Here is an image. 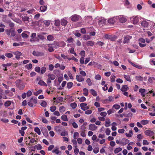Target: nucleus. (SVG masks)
Listing matches in <instances>:
<instances>
[{
    "label": "nucleus",
    "instance_id": "f257e3e1",
    "mask_svg": "<svg viewBox=\"0 0 155 155\" xmlns=\"http://www.w3.org/2000/svg\"><path fill=\"white\" fill-rule=\"evenodd\" d=\"M15 83L16 86L20 90H23L24 88L25 83L21 80L18 79L16 80Z\"/></svg>",
    "mask_w": 155,
    "mask_h": 155
},
{
    "label": "nucleus",
    "instance_id": "f03ea898",
    "mask_svg": "<svg viewBox=\"0 0 155 155\" xmlns=\"http://www.w3.org/2000/svg\"><path fill=\"white\" fill-rule=\"evenodd\" d=\"M8 36L11 37H14L15 35V30L12 28L10 29H6L5 31Z\"/></svg>",
    "mask_w": 155,
    "mask_h": 155
},
{
    "label": "nucleus",
    "instance_id": "7ed1b4c3",
    "mask_svg": "<svg viewBox=\"0 0 155 155\" xmlns=\"http://www.w3.org/2000/svg\"><path fill=\"white\" fill-rule=\"evenodd\" d=\"M53 45H55V48H57L59 47H64L65 46L66 44L64 41H61L54 43L53 44Z\"/></svg>",
    "mask_w": 155,
    "mask_h": 155
},
{
    "label": "nucleus",
    "instance_id": "20e7f679",
    "mask_svg": "<svg viewBox=\"0 0 155 155\" xmlns=\"http://www.w3.org/2000/svg\"><path fill=\"white\" fill-rule=\"evenodd\" d=\"M21 17L22 20L25 22L26 21H27L28 22L31 21V19L29 18V17L27 16V15H21Z\"/></svg>",
    "mask_w": 155,
    "mask_h": 155
},
{
    "label": "nucleus",
    "instance_id": "39448f33",
    "mask_svg": "<svg viewBox=\"0 0 155 155\" xmlns=\"http://www.w3.org/2000/svg\"><path fill=\"white\" fill-rule=\"evenodd\" d=\"M37 103V100L35 99H34L33 97L31 98L30 101L28 102V104L30 107L33 106L34 104H36Z\"/></svg>",
    "mask_w": 155,
    "mask_h": 155
},
{
    "label": "nucleus",
    "instance_id": "423d86ee",
    "mask_svg": "<svg viewBox=\"0 0 155 155\" xmlns=\"http://www.w3.org/2000/svg\"><path fill=\"white\" fill-rule=\"evenodd\" d=\"M84 20L85 22H87L88 24H91L92 23V18L91 16H86L84 18Z\"/></svg>",
    "mask_w": 155,
    "mask_h": 155
},
{
    "label": "nucleus",
    "instance_id": "0eeeda50",
    "mask_svg": "<svg viewBox=\"0 0 155 155\" xmlns=\"http://www.w3.org/2000/svg\"><path fill=\"white\" fill-rule=\"evenodd\" d=\"M33 55L35 56H42L44 55V53L42 52H39L34 51L32 52Z\"/></svg>",
    "mask_w": 155,
    "mask_h": 155
},
{
    "label": "nucleus",
    "instance_id": "6e6552de",
    "mask_svg": "<svg viewBox=\"0 0 155 155\" xmlns=\"http://www.w3.org/2000/svg\"><path fill=\"white\" fill-rule=\"evenodd\" d=\"M98 24L100 26H102L104 24H105L106 20L104 18H100L98 19Z\"/></svg>",
    "mask_w": 155,
    "mask_h": 155
},
{
    "label": "nucleus",
    "instance_id": "1a4fd4ad",
    "mask_svg": "<svg viewBox=\"0 0 155 155\" xmlns=\"http://www.w3.org/2000/svg\"><path fill=\"white\" fill-rule=\"evenodd\" d=\"M124 40L123 41V43L124 44L127 43H128L130 40L132 38V36L128 35H126L124 36Z\"/></svg>",
    "mask_w": 155,
    "mask_h": 155
},
{
    "label": "nucleus",
    "instance_id": "9d476101",
    "mask_svg": "<svg viewBox=\"0 0 155 155\" xmlns=\"http://www.w3.org/2000/svg\"><path fill=\"white\" fill-rule=\"evenodd\" d=\"M13 54L15 56V58L18 60H19L20 59V56L22 54V53L19 51H16L13 52Z\"/></svg>",
    "mask_w": 155,
    "mask_h": 155
},
{
    "label": "nucleus",
    "instance_id": "9b49d317",
    "mask_svg": "<svg viewBox=\"0 0 155 155\" xmlns=\"http://www.w3.org/2000/svg\"><path fill=\"white\" fill-rule=\"evenodd\" d=\"M129 142V140L126 138H123L120 140L121 145L124 146L128 144Z\"/></svg>",
    "mask_w": 155,
    "mask_h": 155
},
{
    "label": "nucleus",
    "instance_id": "f8f14e48",
    "mask_svg": "<svg viewBox=\"0 0 155 155\" xmlns=\"http://www.w3.org/2000/svg\"><path fill=\"white\" fill-rule=\"evenodd\" d=\"M80 16L77 15H72L71 17V20L73 21H78Z\"/></svg>",
    "mask_w": 155,
    "mask_h": 155
},
{
    "label": "nucleus",
    "instance_id": "ddd939ff",
    "mask_svg": "<svg viewBox=\"0 0 155 155\" xmlns=\"http://www.w3.org/2000/svg\"><path fill=\"white\" fill-rule=\"evenodd\" d=\"M130 20L132 21L133 23L134 24H137L139 21V19L137 16L132 17L130 18Z\"/></svg>",
    "mask_w": 155,
    "mask_h": 155
},
{
    "label": "nucleus",
    "instance_id": "4468645a",
    "mask_svg": "<svg viewBox=\"0 0 155 155\" xmlns=\"http://www.w3.org/2000/svg\"><path fill=\"white\" fill-rule=\"evenodd\" d=\"M48 45L49 47L48 50L50 52H51L54 51V48H55V45H53V44H48Z\"/></svg>",
    "mask_w": 155,
    "mask_h": 155
},
{
    "label": "nucleus",
    "instance_id": "2eb2a0df",
    "mask_svg": "<svg viewBox=\"0 0 155 155\" xmlns=\"http://www.w3.org/2000/svg\"><path fill=\"white\" fill-rule=\"evenodd\" d=\"M97 128V127L94 124H91L89 125V129L90 130H95Z\"/></svg>",
    "mask_w": 155,
    "mask_h": 155
},
{
    "label": "nucleus",
    "instance_id": "dca6fc26",
    "mask_svg": "<svg viewBox=\"0 0 155 155\" xmlns=\"http://www.w3.org/2000/svg\"><path fill=\"white\" fill-rule=\"evenodd\" d=\"M76 79L79 82H81L84 81V79L81 75H77L76 76Z\"/></svg>",
    "mask_w": 155,
    "mask_h": 155
},
{
    "label": "nucleus",
    "instance_id": "f3484780",
    "mask_svg": "<svg viewBox=\"0 0 155 155\" xmlns=\"http://www.w3.org/2000/svg\"><path fill=\"white\" fill-rule=\"evenodd\" d=\"M144 133L146 135L149 136H151L154 134L153 132L149 130H147L145 131Z\"/></svg>",
    "mask_w": 155,
    "mask_h": 155
},
{
    "label": "nucleus",
    "instance_id": "a211bd4d",
    "mask_svg": "<svg viewBox=\"0 0 155 155\" xmlns=\"http://www.w3.org/2000/svg\"><path fill=\"white\" fill-rule=\"evenodd\" d=\"M141 25L144 28H146L148 27V23L146 21H143L141 22Z\"/></svg>",
    "mask_w": 155,
    "mask_h": 155
},
{
    "label": "nucleus",
    "instance_id": "6ab92c4d",
    "mask_svg": "<svg viewBox=\"0 0 155 155\" xmlns=\"http://www.w3.org/2000/svg\"><path fill=\"white\" fill-rule=\"evenodd\" d=\"M48 77L52 80H54L56 78L55 76L52 74H48Z\"/></svg>",
    "mask_w": 155,
    "mask_h": 155
},
{
    "label": "nucleus",
    "instance_id": "aec40b11",
    "mask_svg": "<svg viewBox=\"0 0 155 155\" xmlns=\"http://www.w3.org/2000/svg\"><path fill=\"white\" fill-rule=\"evenodd\" d=\"M129 88L127 85H125L123 86L120 90L122 92H125L127 91Z\"/></svg>",
    "mask_w": 155,
    "mask_h": 155
},
{
    "label": "nucleus",
    "instance_id": "412c9836",
    "mask_svg": "<svg viewBox=\"0 0 155 155\" xmlns=\"http://www.w3.org/2000/svg\"><path fill=\"white\" fill-rule=\"evenodd\" d=\"M110 120L109 118H107L106 120L105 126L107 127L110 126Z\"/></svg>",
    "mask_w": 155,
    "mask_h": 155
},
{
    "label": "nucleus",
    "instance_id": "4be33fe9",
    "mask_svg": "<svg viewBox=\"0 0 155 155\" xmlns=\"http://www.w3.org/2000/svg\"><path fill=\"white\" fill-rule=\"evenodd\" d=\"M115 21V18H113L109 19L108 22L110 24H114Z\"/></svg>",
    "mask_w": 155,
    "mask_h": 155
},
{
    "label": "nucleus",
    "instance_id": "5701e85b",
    "mask_svg": "<svg viewBox=\"0 0 155 155\" xmlns=\"http://www.w3.org/2000/svg\"><path fill=\"white\" fill-rule=\"evenodd\" d=\"M68 22L67 21L64 19H61V24L64 26H65L67 24Z\"/></svg>",
    "mask_w": 155,
    "mask_h": 155
},
{
    "label": "nucleus",
    "instance_id": "b1692460",
    "mask_svg": "<svg viewBox=\"0 0 155 155\" xmlns=\"http://www.w3.org/2000/svg\"><path fill=\"white\" fill-rule=\"evenodd\" d=\"M40 9L41 12H45L47 9V6L46 5L41 6Z\"/></svg>",
    "mask_w": 155,
    "mask_h": 155
},
{
    "label": "nucleus",
    "instance_id": "393cba45",
    "mask_svg": "<svg viewBox=\"0 0 155 155\" xmlns=\"http://www.w3.org/2000/svg\"><path fill=\"white\" fill-rule=\"evenodd\" d=\"M38 83L39 85L41 86H47V85L45 82L41 80H39Z\"/></svg>",
    "mask_w": 155,
    "mask_h": 155
},
{
    "label": "nucleus",
    "instance_id": "a878e982",
    "mask_svg": "<svg viewBox=\"0 0 155 155\" xmlns=\"http://www.w3.org/2000/svg\"><path fill=\"white\" fill-rule=\"evenodd\" d=\"M52 152L53 153H54L56 154H58V153H61V152L58 150V148L56 147V149L52 150Z\"/></svg>",
    "mask_w": 155,
    "mask_h": 155
},
{
    "label": "nucleus",
    "instance_id": "bb28decb",
    "mask_svg": "<svg viewBox=\"0 0 155 155\" xmlns=\"http://www.w3.org/2000/svg\"><path fill=\"white\" fill-rule=\"evenodd\" d=\"M34 131L39 135L41 134L40 130L38 127H35L34 129Z\"/></svg>",
    "mask_w": 155,
    "mask_h": 155
},
{
    "label": "nucleus",
    "instance_id": "cd10ccee",
    "mask_svg": "<svg viewBox=\"0 0 155 155\" xmlns=\"http://www.w3.org/2000/svg\"><path fill=\"white\" fill-rule=\"evenodd\" d=\"M47 38V40L49 41H53L54 39L53 36L51 35H48Z\"/></svg>",
    "mask_w": 155,
    "mask_h": 155
},
{
    "label": "nucleus",
    "instance_id": "c85d7f7f",
    "mask_svg": "<svg viewBox=\"0 0 155 155\" xmlns=\"http://www.w3.org/2000/svg\"><path fill=\"white\" fill-rule=\"evenodd\" d=\"M149 120H143L140 121V123L142 124L145 125L149 123Z\"/></svg>",
    "mask_w": 155,
    "mask_h": 155
},
{
    "label": "nucleus",
    "instance_id": "c756f323",
    "mask_svg": "<svg viewBox=\"0 0 155 155\" xmlns=\"http://www.w3.org/2000/svg\"><path fill=\"white\" fill-rule=\"evenodd\" d=\"M54 25L57 26H59L60 25V21L59 19L55 20L54 21Z\"/></svg>",
    "mask_w": 155,
    "mask_h": 155
},
{
    "label": "nucleus",
    "instance_id": "7c9ffc66",
    "mask_svg": "<svg viewBox=\"0 0 155 155\" xmlns=\"http://www.w3.org/2000/svg\"><path fill=\"white\" fill-rule=\"evenodd\" d=\"M83 94L85 96H87L88 94V91L86 88L83 89Z\"/></svg>",
    "mask_w": 155,
    "mask_h": 155
},
{
    "label": "nucleus",
    "instance_id": "2f4dec72",
    "mask_svg": "<svg viewBox=\"0 0 155 155\" xmlns=\"http://www.w3.org/2000/svg\"><path fill=\"white\" fill-rule=\"evenodd\" d=\"M73 85V83L72 82H69L67 83V88L70 89L71 88Z\"/></svg>",
    "mask_w": 155,
    "mask_h": 155
},
{
    "label": "nucleus",
    "instance_id": "473e14b6",
    "mask_svg": "<svg viewBox=\"0 0 155 155\" xmlns=\"http://www.w3.org/2000/svg\"><path fill=\"white\" fill-rule=\"evenodd\" d=\"M91 93L94 96H96L97 95V92L93 89H91L90 90Z\"/></svg>",
    "mask_w": 155,
    "mask_h": 155
},
{
    "label": "nucleus",
    "instance_id": "72a5a7b5",
    "mask_svg": "<svg viewBox=\"0 0 155 155\" xmlns=\"http://www.w3.org/2000/svg\"><path fill=\"white\" fill-rule=\"evenodd\" d=\"M12 19L14 21L18 23H19V24H21L22 22L21 20L19 18H15L14 19H13V18H12Z\"/></svg>",
    "mask_w": 155,
    "mask_h": 155
},
{
    "label": "nucleus",
    "instance_id": "f704fd0d",
    "mask_svg": "<svg viewBox=\"0 0 155 155\" xmlns=\"http://www.w3.org/2000/svg\"><path fill=\"white\" fill-rule=\"evenodd\" d=\"M61 118L63 121H68V120L67 116L66 115H62L61 117Z\"/></svg>",
    "mask_w": 155,
    "mask_h": 155
},
{
    "label": "nucleus",
    "instance_id": "c9c22d12",
    "mask_svg": "<svg viewBox=\"0 0 155 155\" xmlns=\"http://www.w3.org/2000/svg\"><path fill=\"white\" fill-rule=\"evenodd\" d=\"M130 63L135 68H136L138 69H141L142 68V67L141 66L137 65V64H134V63L131 62H130Z\"/></svg>",
    "mask_w": 155,
    "mask_h": 155
},
{
    "label": "nucleus",
    "instance_id": "e433bc0d",
    "mask_svg": "<svg viewBox=\"0 0 155 155\" xmlns=\"http://www.w3.org/2000/svg\"><path fill=\"white\" fill-rule=\"evenodd\" d=\"M66 84V81H63L61 84L62 87H60L59 88V89L62 90L63 89L64 87L65 86Z\"/></svg>",
    "mask_w": 155,
    "mask_h": 155
},
{
    "label": "nucleus",
    "instance_id": "4c0bfd02",
    "mask_svg": "<svg viewBox=\"0 0 155 155\" xmlns=\"http://www.w3.org/2000/svg\"><path fill=\"white\" fill-rule=\"evenodd\" d=\"M5 56L8 58H11L13 57V55L11 53H5Z\"/></svg>",
    "mask_w": 155,
    "mask_h": 155
},
{
    "label": "nucleus",
    "instance_id": "58836bf2",
    "mask_svg": "<svg viewBox=\"0 0 155 155\" xmlns=\"http://www.w3.org/2000/svg\"><path fill=\"white\" fill-rule=\"evenodd\" d=\"M44 24L48 27L49 26L50 24V21L49 20H45L43 21Z\"/></svg>",
    "mask_w": 155,
    "mask_h": 155
},
{
    "label": "nucleus",
    "instance_id": "ea45409f",
    "mask_svg": "<svg viewBox=\"0 0 155 155\" xmlns=\"http://www.w3.org/2000/svg\"><path fill=\"white\" fill-rule=\"evenodd\" d=\"M122 150V148L120 147H118L116 148L114 150V153H117Z\"/></svg>",
    "mask_w": 155,
    "mask_h": 155
},
{
    "label": "nucleus",
    "instance_id": "a19ab883",
    "mask_svg": "<svg viewBox=\"0 0 155 155\" xmlns=\"http://www.w3.org/2000/svg\"><path fill=\"white\" fill-rule=\"evenodd\" d=\"M86 82L87 83L88 86H91L92 85V83L90 78H88L86 80Z\"/></svg>",
    "mask_w": 155,
    "mask_h": 155
},
{
    "label": "nucleus",
    "instance_id": "79ce46f5",
    "mask_svg": "<svg viewBox=\"0 0 155 155\" xmlns=\"http://www.w3.org/2000/svg\"><path fill=\"white\" fill-rule=\"evenodd\" d=\"M59 110L61 112H64L65 110V108L64 106H61L59 108Z\"/></svg>",
    "mask_w": 155,
    "mask_h": 155
},
{
    "label": "nucleus",
    "instance_id": "37998d69",
    "mask_svg": "<svg viewBox=\"0 0 155 155\" xmlns=\"http://www.w3.org/2000/svg\"><path fill=\"white\" fill-rule=\"evenodd\" d=\"M124 78L126 80L129 81H131L130 78V76L129 75H124Z\"/></svg>",
    "mask_w": 155,
    "mask_h": 155
},
{
    "label": "nucleus",
    "instance_id": "c03bdc74",
    "mask_svg": "<svg viewBox=\"0 0 155 155\" xmlns=\"http://www.w3.org/2000/svg\"><path fill=\"white\" fill-rule=\"evenodd\" d=\"M116 76L114 75H112L110 77L111 81L112 82H114L115 81Z\"/></svg>",
    "mask_w": 155,
    "mask_h": 155
},
{
    "label": "nucleus",
    "instance_id": "a18cd8bd",
    "mask_svg": "<svg viewBox=\"0 0 155 155\" xmlns=\"http://www.w3.org/2000/svg\"><path fill=\"white\" fill-rule=\"evenodd\" d=\"M46 70V68L45 67H43L41 68V70H40L41 73V74H43L44 73Z\"/></svg>",
    "mask_w": 155,
    "mask_h": 155
},
{
    "label": "nucleus",
    "instance_id": "49530a36",
    "mask_svg": "<svg viewBox=\"0 0 155 155\" xmlns=\"http://www.w3.org/2000/svg\"><path fill=\"white\" fill-rule=\"evenodd\" d=\"M135 78L137 81H143V78L140 76H136Z\"/></svg>",
    "mask_w": 155,
    "mask_h": 155
},
{
    "label": "nucleus",
    "instance_id": "de8ad7c7",
    "mask_svg": "<svg viewBox=\"0 0 155 155\" xmlns=\"http://www.w3.org/2000/svg\"><path fill=\"white\" fill-rule=\"evenodd\" d=\"M155 80V78L153 77H150L148 80V81L150 83H152Z\"/></svg>",
    "mask_w": 155,
    "mask_h": 155
},
{
    "label": "nucleus",
    "instance_id": "09e8293b",
    "mask_svg": "<svg viewBox=\"0 0 155 155\" xmlns=\"http://www.w3.org/2000/svg\"><path fill=\"white\" fill-rule=\"evenodd\" d=\"M42 92V91L41 90H39L38 91H37L35 92L34 93V95H35V96H37L38 95H39V94L41 93Z\"/></svg>",
    "mask_w": 155,
    "mask_h": 155
},
{
    "label": "nucleus",
    "instance_id": "8fccbe9b",
    "mask_svg": "<svg viewBox=\"0 0 155 155\" xmlns=\"http://www.w3.org/2000/svg\"><path fill=\"white\" fill-rule=\"evenodd\" d=\"M47 104V103L45 101H43L42 102H41L40 104V105L42 107H45L46 106Z\"/></svg>",
    "mask_w": 155,
    "mask_h": 155
},
{
    "label": "nucleus",
    "instance_id": "3c124183",
    "mask_svg": "<svg viewBox=\"0 0 155 155\" xmlns=\"http://www.w3.org/2000/svg\"><path fill=\"white\" fill-rule=\"evenodd\" d=\"M143 138V136L141 134H139L137 135V138L138 139V141H140Z\"/></svg>",
    "mask_w": 155,
    "mask_h": 155
},
{
    "label": "nucleus",
    "instance_id": "603ef678",
    "mask_svg": "<svg viewBox=\"0 0 155 155\" xmlns=\"http://www.w3.org/2000/svg\"><path fill=\"white\" fill-rule=\"evenodd\" d=\"M120 21L121 23H124L127 21V19L124 17L121 18H120Z\"/></svg>",
    "mask_w": 155,
    "mask_h": 155
},
{
    "label": "nucleus",
    "instance_id": "864d4df0",
    "mask_svg": "<svg viewBox=\"0 0 155 155\" xmlns=\"http://www.w3.org/2000/svg\"><path fill=\"white\" fill-rule=\"evenodd\" d=\"M71 106L72 108L75 109L77 107V104L76 103L74 102L71 104Z\"/></svg>",
    "mask_w": 155,
    "mask_h": 155
},
{
    "label": "nucleus",
    "instance_id": "5fc2aeb1",
    "mask_svg": "<svg viewBox=\"0 0 155 155\" xmlns=\"http://www.w3.org/2000/svg\"><path fill=\"white\" fill-rule=\"evenodd\" d=\"M94 42L92 41H88L87 42V46H92L94 45Z\"/></svg>",
    "mask_w": 155,
    "mask_h": 155
},
{
    "label": "nucleus",
    "instance_id": "6e6d98bb",
    "mask_svg": "<svg viewBox=\"0 0 155 155\" xmlns=\"http://www.w3.org/2000/svg\"><path fill=\"white\" fill-rule=\"evenodd\" d=\"M56 109V107L55 106H52L50 107V110L52 112H54Z\"/></svg>",
    "mask_w": 155,
    "mask_h": 155
},
{
    "label": "nucleus",
    "instance_id": "4d7b16f0",
    "mask_svg": "<svg viewBox=\"0 0 155 155\" xmlns=\"http://www.w3.org/2000/svg\"><path fill=\"white\" fill-rule=\"evenodd\" d=\"M11 104V102L10 101H7L5 103V106L6 107H8Z\"/></svg>",
    "mask_w": 155,
    "mask_h": 155
},
{
    "label": "nucleus",
    "instance_id": "13d9d810",
    "mask_svg": "<svg viewBox=\"0 0 155 155\" xmlns=\"http://www.w3.org/2000/svg\"><path fill=\"white\" fill-rule=\"evenodd\" d=\"M94 153H97L99 151V149L98 147H95L93 150Z\"/></svg>",
    "mask_w": 155,
    "mask_h": 155
},
{
    "label": "nucleus",
    "instance_id": "bf43d9fd",
    "mask_svg": "<svg viewBox=\"0 0 155 155\" xmlns=\"http://www.w3.org/2000/svg\"><path fill=\"white\" fill-rule=\"evenodd\" d=\"M113 107L116 109H118L120 108V106L118 104H115L113 106Z\"/></svg>",
    "mask_w": 155,
    "mask_h": 155
},
{
    "label": "nucleus",
    "instance_id": "052dcab7",
    "mask_svg": "<svg viewBox=\"0 0 155 155\" xmlns=\"http://www.w3.org/2000/svg\"><path fill=\"white\" fill-rule=\"evenodd\" d=\"M79 135V133L77 132H75L74 133V139H76V137H78Z\"/></svg>",
    "mask_w": 155,
    "mask_h": 155
},
{
    "label": "nucleus",
    "instance_id": "680f3d73",
    "mask_svg": "<svg viewBox=\"0 0 155 155\" xmlns=\"http://www.w3.org/2000/svg\"><path fill=\"white\" fill-rule=\"evenodd\" d=\"M85 131H81L80 134L81 136L83 137H86V135L85 132Z\"/></svg>",
    "mask_w": 155,
    "mask_h": 155
},
{
    "label": "nucleus",
    "instance_id": "e2e57ef3",
    "mask_svg": "<svg viewBox=\"0 0 155 155\" xmlns=\"http://www.w3.org/2000/svg\"><path fill=\"white\" fill-rule=\"evenodd\" d=\"M54 129L56 131H61V127L60 126H56L54 127Z\"/></svg>",
    "mask_w": 155,
    "mask_h": 155
},
{
    "label": "nucleus",
    "instance_id": "0e129e2a",
    "mask_svg": "<svg viewBox=\"0 0 155 155\" xmlns=\"http://www.w3.org/2000/svg\"><path fill=\"white\" fill-rule=\"evenodd\" d=\"M84 57H81L80 59V63L81 64H83L84 63Z\"/></svg>",
    "mask_w": 155,
    "mask_h": 155
},
{
    "label": "nucleus",
    "instance_id": "69168bd1",
    "mask_svg": "<svg viewBox=\"0 0 155 155\" xmlns=\"http://www.w3.org/2000/svg\"><path fill=\"white\" fill-rule=\"evenodd\" d=\"M95 78L97 80H100L101 79V77L99 74H97L95 76Z\"/></svg>",
    "mask_w": 155,
    "mask_h": 155
},
{
    "label": "nucleus",
    "instance_id": "338daca9",
    "mask_svg": "<svg viewBox=\"0 0 155 155\" xmlns=\"http://www.w3.org/2000/svg\"><path fill=\"white\" fill-rule=\"evenodd\" d=\"M72 125L74 128L76 129L78 128V124L75 122L72 123Z\"/></svg>",
    "mask_w": 155,
    "mask_h": 155
},
{
    "label": "nucleus",
    "instance_id": "774afa93",
    "mask_svg": "<svg viewBox=\"0 0 155 155\" xmlns=\"http://www.w3.org/2000/svg\"><path fill=\"white\" fill-rule=\"evenodd\" d=\"M110 130L109 128H107L106 130L105 133L107 135H109L110 134Z\"/></svg>",
    "mask_w": 155,
    "mask_h": 155
}]
</instances>
